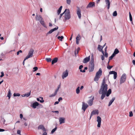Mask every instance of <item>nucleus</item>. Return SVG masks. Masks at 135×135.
<instances>
[{"instance_id": "f257e3e1", "label": "nucleus", "mask_w": 135, "mask_h": 135, "mask_svg": "<svg viewBox=\"0 0 135 135\" xmlns=\"http://www.w3.org/2000/svg\"><path fill=\"white\" fill-rule=\"evenodd\" d=\"M108 85L105 84V82L103 81L100 89L99 91L100 94H102L101 99L103 100L105 97L107 90Z\"/></svg>"}, {"instance_id": "f03ea898", "label": "nucleus", "mask_w": 135, "mask_h": 135, "mask_svg": "<svg viewBox=\"0 0 135 135\" xmlns=\"http://www.w3.org/2000/svg\"><path fill=\"white\" fill-rule=\"evenodd\" d=\"M94 60L93 56L91 58V61L90 63V65L89 68V72H92L94 69Z\"/></svg>"}, {"instance_id": "7ed1b4c3", "label": "nucleus", "mask_w": 135, "mask_h": 135, "mask_svg": "<svg viewBox=\"0 0 135 135\" xmlns=\"http://www.w3.org/2000/svg\"><path fill=\"white\" fill-rule=\"evenodd\" d=\"M65 14L64 20H63L64 22L66 20H69L71 18L70 15V11L69 9H66L64 11Z\"/></svg>"}, {"instance_id": "20e7f679", "label": "nucleus", "mask_w": 135, "mask_h": 135, "mask_svg": "<svg viewBox=\"0 0 135 135\" xmlns=\"http://www.w3.org/2000/svg\"><path fill=\"white\" fill-rule=\"evenodd\" d=\"M102 74V71L101 68H100L98 71H97L96 74L95 76L94 79V80L95 81H97L98 80L99 78L100 77Z\"/></svg>"}, {"instance_id": "39448f33", "label": "nucleus", "mask_w": 135, "mask_h": 135, "mask_svg": "<svg viewBox=\"0 0 135 135\" xmlns=\"http://www.w3.org/2000/svg\"><path fill=\"white\" fill-rule=\"evenodd\" d=\"M34 50L32 49H31L29 51L26 57L24 59V60H26L28 58L32 57L33 56Z\"/></svg>"}, {"instance_id": "423d86ee", "label": "nucleus", "mask_w": 135, "mask_h": 135, "mask_svg": "<svg viewBox=\"0 0 135 135\" xmlns=\"http://www.w3.org/2000/svg\"><path fill=\"white\" fill-rule=\"evenodd\" d=\"M126 78V74H123L122 76L120 79V85L125 82Z\"/></svg>"}, {"instance_id": "0eeeda50", "label": "nucleus", "mask_w": 135, "mask_h": 135, "mask_svg": "<svg viewBox=\"0 0 135 135\" xmlns=\"http://www.w3.org/2000/svg\"><path fill=\"white\" fill-rule=\"evenodd\" d=\"M101 120V118L100 117L98 116L97 117V121L98 122L97 126L98 127L100 128V127Z\"/></svg>"}, {"instance_id": "6e6552de", "label": "nucleus", "mask_w": 135, "mask_h": 135, "mask_svg": "<svg viewBox=\"0 0 135 135\" xmlns=\"http://www.w3.org/2000/svg\"><path fill=\"white\" fill-rule=\"evenodd\" d=\"M89 105L84 102H82V109L84 112L86 109L88 107Z\"/></svg>"}, {"instance_id": "1a4fd4ad", "label": "nucleus", "mask_w": 135, "mask_h": 135, "mask_svg": "<svg viewBox=\"0 0 135 135\" xmlns=\"http://www.w3.org/2000/svg\"><path fill=\"white\" fill-rule=\"evenodd\" d=\"M99 113V111L97 109L93 110L91 113L90 119L91 118L92 116H93V115H95L96 114L98 115Z\"/></svg>"}, {"instance_id": "9d476101", "label": "nucleus", "mask_w": 135, "mask_h": 135, "mask_svg": "<svg viewBox=\"0 0 135 135\" xmlns=\"http://www.w3.org/2000/svg\"><path fill=\"white\" fill-rule=\"evenodd\" d=\"M68 75V73L67 70L63 72L62 75V78L63 79L67 77Z\"/></svg>"}, {"instance_id": "9b49d317", "label": "nucleus", "mask_w": 135, "mask_h": 135, "mask_svg": "<svg viewBox=\"0 0 135 135\" xmlns=\"http://www.w3.org/2000/svg\"><path fill=\"white\" fill-rule=\"evenodd\" d=\"M58 28V26H57L56 27L51 29L46 33V35L47 36L48 35L51 34L54 31L57 30Z\"/></svg>"}, {"instance_id": "f8f14e48", "label": "nucleus", "mask_w": 135, "mask_h": 135, "mask_svg": "<svg viewBox=\"0 0 135 135\" xmlns=\"http://www.w3.org/2000/svg\"><path fill=\"white\" fill-rule=\"evenodd\" d=\"M109 74H113L114 79H116L117 77V73L116 72L113 71H110V72H109Z\"/></svg>"}, {"instance_id": "ddd939ff", "label": "nucleus", "mask_w": 135, "mask_h": 135, "mask_svg": "<svg viewBox=\"0 0 135 135\" xmlns=\"http://www.w3.org/2000/svg\"><path fill=\"white\" fill-rule=\"evenodd\" d=\"M94 99V97H93L92 99L89 100L87 102L88 105L89 106H91L93 104V100Z\"/></svg>"}, {"instance_id": "4468645a", "label": "nucleus", "mask_w": 135, "mask_h": 135, "mask_svg": "<svg viewBox=\"0 0 135 135\" xmlns=\"http://www.w3.org/2000/svg\"><path fill=\"white\" fill-rule=\"evenodd\" d=\"M81 10L78 7L77 10V14L79 19L81 18Z\"/></svg>"}, {"instance_id": "2eb2a0df", "label": "nucleus", "mask_w": 135, "mask_h": 135, "mask_svg": "<svg viewBox=\"0 0 135 135\" xmlns=\"http://www.w3.org/2000/svg\"><path fill=\"white\" fill-rule=\"evenodd\" d=\"M38 129H41L42 130L43 132H46V131L45 128L44 127V126L42 125H40L38 127Z\"/></svg>"}, {"instance_id": "dca6fc26", "label": "nucleus", "mask_w": 135, "mask_h": 135, "mask_svg": "<svg viewBox=\"0 0 135 135\" xmlns=\"http://www.w3.org/2000/svg\"><path fill=\"white\" fill-rule=\"evenodd\" d=\"M60 124L64 123L65 122V118L63 117H60L59 118Z\"/></svg>"}, {"instance_id": "f3484780", "label": "nucleus", "mask_w": 135, "mask_h": 135, "mask_svg": "<svg viewBox=\"0 0 135 135\" xmlns=\"http://www.w3.org/2000/svg\"><path fill=\"white\" fill-rule=\"evenodd\" d=\"M90 60V56L84 58L83 61L84 63H86L89 61Z\"/></svg>"}, {"instance_id": "a211bd4d", "label": "nucleus", "mask_w": 135, "mask_h": 135, "mask_svg": "<svg viewBox=\"0 0 135 135\" xmlns=\"http://www.w3.org/2000/svg\"><path fill=\"white\" fill-rule=\"evenodd\" d=\"M36 20L39 21L40 22V21L42 20L43 19L40 15H37L36 16Z\"/></svg>"}, {"instance_id": "6ab92c4d", "label": "nucleus", "mask_w": 135, "mask_h": 135, "mask_svg": "<svg viewBox=\"0 0 135 135\" xmlns=\"http://www.w3.org/2000/svg\"><path fill=\"white\" fill-rule=\"evenodd\" d=\"M94 2L89 3L87 6L86 8H88L93 7V6H94Z\"/></svg>"}, {"instance_id": "aec40b11", "label": "nucleus", "mask_w": 135, "mask_h": 135, "mask_svg": "<svg viewBox=\"0 0 135 135\" xmlns=\"http://www.w3.org/2000/svg\"><path fill=\"white\" fill-rule=\"evenodd\" d=\"M38 103L37 102H36L33 104L32 107L33 108L35 109L36 108V107L38 106Z\"/></svg>"}, {"instance_id": "412c9836", "label": "nucleus", "mask_w": 135, "mask_h": 135, "mask_svg": "<svg viewBox=\"0 0 135 135\" xmlns=\"http://www.w3.org/2000/svg\"><path fill=\"white\" fill-rule=\"evenodd\" d=\"M105 2L106 3L107 6V7L108 9H109L110 8V2L109 0H105Z\"/></svg>"}, {"instance_id": "4be33fe9", "label": "nucleus", "mask_w": 135, "mask_h": 135, "mask_svg": "<svg viewBox=\"0 0 135 135\" xmlns=\"http://www.w3.org/2000/svg\"><path fill=\"white\" fill-rule=\"evenodd\" d=\"M40 22L44 27L46 28H47V27L46 26L45 23L44 22V21L43 20H41L40 21Z\"/></svg>"}, {"instance_id": "5701e85b", "label": "nucleus", "mask_w": 135, "mask_h": 135, "mask_svg": "<svg viewBox=\"0 0 135 135\" xmlns=\"http://www.w3.org/2000/svg\"><path fill=\"white\" fill-rule=\"evenodd\" d=\"M115 97H113L112 98L111 100H110V102H109L108 106H110L112 103L114 101V100H115Z\"/></svg>"}, {"instance_id": "b1692460", "label": "nucleus", "mask_w": 135, "mask_h": 135, "mask_svg": "<svg viewBox=\"0 0 135 135\" xmlns=\"http://www.w3.org/2000/svg\"><path fill=\"white\" fill-rule=\"evenodd\" d=\"M58 58L57 57L55 58L52 61V64H54L56 63L57 62Z\"/></svg>"}, {"instance_id": "393cba45", "label": "nucleus", "mask_w": 135, "mask_h": 135, "mask_svg": "<svg viewBox=\"0 0 135 135\" xmlns=\"http://www.w3.org/2000/svg\"><path fill=\"white\" fill-rule=\"evenodd\" d=\"M101 47V48L100 49H99V51L102 52V53L103 54V55H104V52L103 51V47H102V46H101L100 45H98V49H99L100 47Z\"/></svg>"}, {"instance_id": "a878e982", "label": "nucleus", "mask_w": 135, "mask_h": 135, "mask_svg": "<svg viewBox=\"0 0 135 135\" xmlns=\"http://www.w3.org/2000/svg\"><path fill=\"white\" fill-rule=\"evenodd\" d=\"M119 51L117 49H116L115 50L114 52L113 53V54L115 56L116 54L119 53Z\"/></svg>"}, {"instance_id": "bb28decb", "label": "nucleus", "mask_w": 135, "mask_h": 135, "mask_svg": "<svg viewBox=\"0 0 135 135\" xmlns=\"http://www.w3.org/2000/svg\"><path fill=\"white\" fill-rule=\"evenodd\" d=\"M111 93V90L109 89L108 91L106 93V95L107 97H108Z\"/></svg>"}, {"instance_id": "cd10ccee", "label": "nucleus", "mask_w": 135, "mask_h": 135, "mask_svg": "<svg viewBox=\"0 0 135 135\" xmlns=\"http://www.w3.org/2000/svg\"><path fill=\"white\" fill-rule=\"evenodd\" d=\"M62 8V6H61L59 8V9L57 12V14L58 15H59L61 12Z\"/></svg>"}, {"instance_id": "c85d7f7f", "label": "nucleus", "mask_w": 135, "mask_h": 135, "mask_svg": "<svg viewBox=\"0 0 135 135\" xmlns=\"http://www.w3.org/2000/svg\"><path fill=\"white\" fill-rule=\"evenodd\" d=\"M79 89L80 87L79 86H78L76 89V92L77 94H79L80 92Z\"/></svg>"}, {"instance_id": "c756f323", "label": "nucleus", "mask_w": 135, "mask_h": 135, "mask_svg": "<svg viewBox=\"0 0 135 135\" xmlns=\"http://www.w3.org/2000/svg\"><path fill=\"white\" fill-rule=\"evenodd\" d=\"M64 37L63 36H59L57 37V38L58 39H59L60 41H62V39L64 38Z\"/></svg>"}, {"instance_id": "7c9ffc66", "label": "nucleus", "mask_w": 135, "mask_h": 135, "mask_svg": "<svg viewBox=\"0 0 135 135\" xmlns=\"http://www.w3.org/2000/svg\"><path fill=\"white\" fill-rule=\"evenodd\" d=\"M81 39L80 36V34H78L77 36L76 37V40H80Z\"/></svg>"}, {"instance_id": "2f4dec72", "label": "nucleus", "mask_w": 135, "mask_h": 135, "mask_svg": "<svg viewBox=\"0 0 135 135\" xmlns=\"http://www.w3.org/2000/svg\"><path fill=\"white\" fill-rule=\"evenodd\" d=\"M31 91H30L29 93L25 94V97H29L31 94Z\"/></svg>"}, {"instance_id": "473e14b6", "label": "nucleus", "mask_w": 135, "mask_h": 135, "mask_svg": "<svg viewBox=\"0 0 135 135\" xmlns=\"http://www.w3.org/2000/svg\"><path fill=\"white\" fill-rule=\"evenodd\" d=\"M11 95V94L10 92V90L9 89V90L8 91V93L7 95V96L9 97V99Z\"/></svg>"}, {"instance_id": "72a5a7b5", "label": "nucleus", "mask_w": 135, "mask_h": 135, "mask_svg": "<svg viewBox=\"0 0 135 135\" xmlns=\"http://www.w3.org/2000/svg\"><path fill=\"white\" fill-rule=\"evenodd\" d=\"M57 129V127H56L52 129V131H51V133L52 134H53L54 133V132L56 131Z\"/></svg>"}, {"instance_id": "f704fd0d", "label": "nucleus", "mask_w": 135, "mask_h": 135, "mask_svg": "<svg viewBox=\"0 0 135 135\" xmlns=\"http://www.w3.org/2000/svg\"><path fill=\"white\" fill-rule=\"evenodd\" d=\"M115 56L113 55V54H112V55L109 57V60L110 61V60L112 59L113 57Z\"/></svg>"}, {"instance_id": "c9c22d12", "label": "nucleus", "mask_w": 135, "mask_h": 135, "mask_svg": "<svg viewBox=\"0 0 135 135\" xmlns=\"http://www.w3.org/2000/svg\"><path fill=\"white\" fill-rule=\"evenodd\" d=\"M45 60L48 62H50L51 60V59L50 58H46Z\"/></svg>"}, {"instance_id": "e433bc0d", "label": "nucleus", "mask_w": 135, "mask_h": 135, "mask_svg": "<svg viewBox=\"0 0 135 135\" xmlns=\"http://www.w3.org/2000/svg\"><path fill=\"white\" fill-rule=\"evenodd\" d=\"M1 120H2L3 123V124H4L5 123V122L6 121L5 119H4V118L2 116H1Z\"/></svg>"}, {"instance_id": "4c0bfd02", "label": "nucleus", "mask_w": 135, "mask_h": 135, "mask_svg": "<svg viewBox=\"0 0 135 135\" xmlns=\"http://www.w3.org/2000/svg\"><path fill=\"white\" fill-rule=\"evenodd\" d=\"M113 16H115L117 15V13L116 11H114L113 13Z\"/></svg>"}, {"instance_id": "58836bf2", "label": "nucleus", "mask_w": 135, "mask_h": 135, "mask_svg": "<svg viewBox=\"0 0 135 135\" xmlns=\"http://www.w3.org/2000/svg\"><path fill=\"white\" fill-rule=\"evenodd\" d=\"M20 94L19 93H14L13 94V96L14 97L19 96H20Z\"/></svg>"}, {"instance_id": "ea45409f", "label": "nucleus", "mask_w": 135, "mask_h": 135, "mask_svg": "<svg viewBox=\"0 0 135 135\" xmlns=\"http://www.w3.org/2000/svg\"><path fill=\"white\" fill-rule=\"evenodd\" d=\"M33 72H35L37 71L38 70V68L37 67H34L33 68Z\"/></svg>"}, {"instance_id": "a19ab883", "label": "nucleus", "mask_w": 135, "mask_h": 135, "mask_svg": "<svg viewBox=\"0 0 135 135\" xmlns=\"http://www.w3.org/2000/svg\"><path fill=\"white\" fill-rule=\"evenodd\" d=\"M56 95V94H55L54 93L53 94H52L50 95L49 96V97H54Z\"/></svg>"}, {"instance_id": "79ce46f5", "label": "nucleus", "mask_w": 135, "mask_h": 135, "mask_svg": "<svg viewBox=\"0 0 135 135\" xmlns=\"http://www.w3.org/2000/svg\"><path fill=\"white\" fill-rule=\"evenodd\" d=\"M40 98H41V100H40V102L41 103H43L44 102V100L43 99V98L42 97H40Z\"/></svg>"}, {"instance_id": "37998d69", "label": "nucleus", "mask_w": 135, "mask_h": 135, "mask_svg": "<svg viewBox=\"0 0 135 135\" xmlns=\"http://www.w3.org/2000/svg\"><path fill=\"white\" fill-rule=\"evenodd\" d=\"M133 115L132 112V111H130L129 113V116L130 117H131Z\"/></svg>"}, {"instance_id": "c03bdc74", "label": "nucleus", "mask_w": 135, "mask_h": 135, "mask_svg": "<svg viewBox=\"0 0 135 135\" xmlns=\"http://www.w3.org/2000/svg\"><path fill=\"white\" fill-rule=\"evenodd\" d=\"M67 3L69 4H70L71 2L70 0H66Z\"/></svg>"}, {"instance_id": "a18cd8bd", "label": "nucleus", "mask_w": 135, "mask_h": 135, "mask_svg": "<svg viewBox=\"0 0 135 135\" xmlns=\"http://www.w3.org/2000/svg\"><path fill=\"white\" fill-rule=\"evenodd\" d=\"M64 13V12L62 13H61V14H60V17H59V19H60L62 17V15Z\"/></svg>"}, {"instance_id": "49530a36", "label": "nucleus", "mask_w": 135, "mask_h": 135, "mask_svg": "<svg viewBox=\"0 0 135 135\" xmlns=\"http://www.w3.org/2000/svg\"><path fill=\"white\" fill-rule=\"evenodd\" d=\"M113 67V66H107V68L109 69H110L112 68Z\"/></svg>"}, {"instance_id": "de8ad7c7", "label": "nucleus", "mask_w": 135, "mask_h": 135, "mask_svg": "<svg viewBox=\"0 0 135 135\" xmlns=\"http://www.w3.org/2000/svg\"><path fill=\"white\" fill-rule=\"evenodd\" d=\"M104 55L106 57H108V54L107 52H105V54Z\"/></svg>"}, {"instance_id": "09e8293b", "label": "nucleus", "mask_w": 135, "mask_h": 135, "mask_svg": "<svg viewBox=\"0 0 135 135\" xmlns=\"http://www.w3.org/2000/svg\"><path fill=\"white\" fill-rule=\"evenodd\" d=\"M1 75L0 76L2 78L4 76V74L3 72H1Z\"/></svg>"}, {"instance_id": "8fccbe9b", "label": "nucleus", "mask_w": 135, "mask_h": 135, "mask_svg": "<svg viewBox=\"0 0 135 135\" xmlns=\"http://www.w3.org/2000/svg\"><path fill=\"white\" fill-rule=\"evenodd\" d=\"M17 134H20V135H21V131L20 130H18L17 131Z\"/></svg>"}, {"instance_id": "3c124183", "label": "nucleus", "mask_w": 135, "mask_h": 135, "mask_svg": "<svg viewBox=\"0 0 135 135\" xmlns=\"http://www.w3.org/2000/svg\"><path fill=\"white\" fill-rule=\"evenodd\" d=\"M83 67V66L82 65H80L79 67V69L80 70H81V69Z\"/></svg>"}, {"instance_id": "603ef678", "label": "nucleus", "mask_w": 135, "mask_h": 135, "mask_svg": "<svg viewBox=\"0 0 135 135\" xmlns=\"http://www.w3.org/2000/svg\"><path fill=\"white\" fill-rule=\"evenodd\" d=\"M58 90H58L57 89H56V90H55V92L54 93L56 95L57 93V92L58 91Z\"/></svg>"}, {"instance_id": "864d4df0", "label": "nucleus", "mask_w": 135, "mask_h": 135, "mask_svg": "<svg viewBox=\"0 0 135 135\" xmlns=\"http://www.w3.org/2000/svg\"><path fill=\"white\" fill-rule=\"evenodd\" d=\"M104 59V57L103 55L101 56V59L102 60H103Z\"/></svg>"}, {"instance_id": "5fc2aeb1", "label": "nucleus", "mask_w": 135, "mask_h": 135, "mask_svg": "<svg viewBox=\"0 0 135 135\" xmlns=\"http://www.w3.org/2000/svg\"><path fill=\"white\" fill-rule=\"evenodd\" d=\"M52 112L53 113H55L57 114L59 113V111H52Z\"/></svg>"}, {"instance_id": "6e6d98bb", "label": "nucleus", "mask_w": 135, "mask_h": 135, "mask_svg": "<svg viewBox=\"0 0 135 135\" xmlns=\"http://www.w3.org/2000/svg\"><path fill=\"white\" fill-rule=\"evenodd\" d=\"M42 135H47V133L46 132H44Z\"/></svg>"}, {"instance_id": "4d7b16f0", "label": "nucleus", "mask_w": 135, "mask_h": 135, "mask_svg": "<svg viewBox=\"0 0 135 135\" xmlns=\"http://www.w3.org/2000/svg\"><path fill=\"white\" fill-rule=\"evenodd\" d=\"M62 100V97H60L58 99V100L59 102H60V100Z\"/></svg>"}, {"instance_id": "13d9d810", "label": "nucleus", "mask_w": 135, "mask_h": 135, "mask_svg": "<svg viewBox=\"0 0 135 135\" xmlns=\"http://www.w3.org/2000/svg\"><path fill=\"white\" fill-rule=\"evenodd\" d=\"M129 19L130 21H132V16H129Z\"/></svg>"}, {"instance_id": "bf43d9fd", "label": "nucleus", "mask_w": 135, "mask_h": 135, "mask_svg": "<svg viewBox=\"0 0 135 135\" xmlns=\"http://www.w3.org/2000/svg\"><path fill=\"white\" fill-rule=\"evenodd\" d=\"M80 72L83 73H84L85 71L84 69L83 70H80Z\"/></svg>"}, {"instance_id": "052dcab7", "label": "nucleus", "mask_w": 135, "mask_h": 135, "mask_svg": "<svg viewBox=\"0 0 135 135\" xmlns=\"http://www.w3.org/2000/svg\"><path fill=\"white\" fill-rule=\"evenodd\" d=\"M20 118L21 119H22L23 117V115L22 114H20Z\"/></svg>"}, {"instance_id": "680f3d73", "label": "nucleus", "mask_w": 135, "mask_h": 135, "mask_svg": "<svg viewBox=\"0 0 135 135\" xmlns=\"http://www.w3.org/2000/svg\"><path fill=\"white\" fill-rule=\"evenodd\" d=\"M5 130L4 129H0V132L4 131Z\"/></svg>"}, {"instance_id": "e2e57ef3", "label": "nucleus", "mask_w": 135, "mask_h": 135, "mask_svg": "<svg viewBox=\"0 0 135 135\" xmlns=\"http://www.w3.org/2000/svg\"><path fill=\"white\" fill-rule=\"evenodd\" d=\"M132 62L133 63V64L134 65H135V60H133L132 61Z\"/></svg>"}, {"instance_id": "0e129e2a", "label": "nucleus", "mask_w": 135, "mask_h": 135, "mask_svg": "<svg viewBox=\"0 0 135 135\" xmlns=\"http://www.w3.org/2000/svg\"><path fill=\"white\" fill-rule=\"evenodd\" d=\"M49 26L50 27H51L52 26V25L51 23H49Z\"/></svg>"}, {"instance_id": "69168bd1", "label": "nucleus", "mask_w": 135, "mask_h": 135, "mask_svg": "<svg viewBox=\"0 0 135 135\" xmlns=\"http://www.w3.org/2000/svg\"><path fill=\"white\" fill-rule=\"evenodd\" d=\"M59 103V102L56 101L54 105H55L56 104H57Z\"/></svg>"}, {"instance_id": "338daca9", "label": "nucleus", "mask_w": 135, "mask_h": 135, "mask_svg": "<svg viewBox=\"0 0 135 135\" xmlns=\"http://www.w3.org/2000/svg\"><path fill=\"white\" fill-rule=\"evenodd\" d=\"M79 40H76V44H79Z\"/></svg>"}, {"instance_id": "774afa93", "label": "nucleus", "mask_w": 135, "mask_h": 135, "mask_svg": "<svg viewBox=\"0 0 135 135\" xmlns=\"http://www.w3.org/2000/svg\"><path fill=\"white\" fill-rule=\"evenodd\" d=\"M83 88H84V87H83V86H82L81 87H80V89L81 90H82V89H83Z\"/></svg>"}]
</instances>
